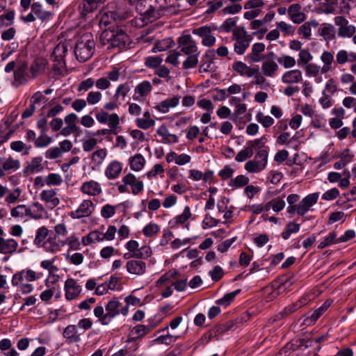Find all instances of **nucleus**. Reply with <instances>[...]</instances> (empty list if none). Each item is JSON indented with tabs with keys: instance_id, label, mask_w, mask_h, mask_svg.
Wrapping results in <instances>:
<instances>
[{
	"instance_id": "8",
	"label": "nucleus",
	"mask_w": 356,
	"mask_h": 356,
	"mask_svg": "<svg viewBox=\"0 0 356 356\" xmlns=\"http://www.w3.org/2000/svg\"><path fill=\"white\" fill-rule=\"evenodd\" d=\"M68 43L65 42H59L54 49L51 54V58L55 62H57L56 65H54V70H58L60 72V69L65 66V57L68 51Z\"/></svg>"
},
{
	"instance_id": "24",
	"label": "nucleus",
	"mask_w": 356,
	"mask_h": 356,
	"mask_svg": "<svg viewBox=\"0 0 356 356\" xmlns=\"http://www.w3.org/2000/svg\"><path fill=\"white\" fill-rule=\"evenodd\" d=\"M102 3L99 0H83L79 5V12L81 17H85L88 14L96 10Z\"/></svg>"
},
{
	"instance_id": "40",
	"label": "nucleus",
	"mask_w": 356,
	"mask_h": 356,
	"mask_svg": "<svg viewBox=\"0 0 356 356\" xmlns=\"http://www.w3.org/2000/svg\"><path fill=\"white\" fill-rule=\"evenodd\" d=\"M129 165L132 170L139 171L145 165V159L140 154H136L134 156L129 158Z\"/></svg>"
},
{
	"instance_id": "61",
	"label": "nucleus",
	"mask_w": 356,
	"mask_h": 356,
	"mask_svg": "<svg viewBox=\"0 0 356 356\" xmlns=\"http://www.w3.org/2000/svg\"><path fill=\"white\" fill-rule=\"evenodd\" d=\"M178 337L170 334L161 335L156 338L154 341L158 344L170 345L176 341Z\"/></svg>"
},
{
	"instance_id": "17",
	"label": "nucleus",
	"mask_w": 356,
	"mask_h": 356,
	"mask_svg": "<svg viewBox=\"0 0 356 356\" xmlns=\"http://www.w3.org/2000/svg\"><path fill=\"white\" fill-rule=\"evenodd\" d=\"M266 46L262 42L254 43L251 48V51L247 54L246 59L249 63H259L264 60L262 53L265 51Z\"/></svg>"
},
{
	"instance_id": "51",
	"label": "nucleus",
	"mask_w": 356,
	"mask_h": 356,
	"mask_svg": "<svg viewBox=\"0 0 356 356\" xmlns=\"http://www.w3.org/2000/svg\"><path fill=\"white\" fill-rule=\"evenodd\" d=\"M300 228V224L289 222L286 225L285 230L282 233V237L284 240H287L291 236V234H295L299 232Z\"/></svg>"
},
{
	"instance_id": "35",
	"label": "nucleus",
	"mask_w": 356,
	"mask_h": 356,
	"mask_svg": "<svg viewBox=\"0 0 356 356\" xmlns=\"http://www.w3.org/2000/svg\"><path fill=\"white\" fill-rule=\"evenodd\" d=\"M238 17H229L226 19L223 23L219 26V32L230 33L234 34V32L238 30L241 26H237Z\"/></svg>"
},
{
	"instance_id": "11",
	"label": "nucleus",
	"mask_w": 356,
	"mask_h": 356,
	"mask_svg": "<svg viewBox=\"0 0 356 356\" xmlns=\"http://www.w3.org/2000/svg\"><path fill=\"white\" fill-rule=\"evenodd\" d=\"M29 66L27 63L24 62L17 67L14 70V79L12 86L18 88L19 86L26 84L31 76L28 72Z\"/></svg>"
},
{
	"instance_id": "47",
	"label": "nucleus",
	"mask_w": 356,
	"mask_h": 356,
	"mask_svg": "<svg viewBox=\"0 0 356 356\" xmlns=\"http://www.w3.org/2000/svg\"><path fill=\"white\" fill-rule=\"evenodd\" d=\"M173 44L174 42L171 38H165L163 40L156 41L152 51L154 53L158 51H163L170 49Z\"/></svg>"
},
{
	"instance_id": "13",
	"label": "nucleus",
	"mask_w": 356,
	"mask_h": 356,
	"mask_svg": "<svg viewBox=\"0 0 356 356\" xmlns=\"http://www.w3.org/2000/svg\"><path fill=\"white\" fill-rule=\"evenodd\" d=\"M95 210V204L90 200H84L79 207L70 213V216L74 219H79L90 216Z\"/></svg>"
},
{
	"instance_id": "25",
	"label": "nucleus",
	"mask_w": 356,
	"mask_h": 356,
	"mask_svg": "<svg viewBox=\"0 0 356 356\" xmlns=\"http://www.w3.org/2000/svg\"><path fill=\"white\" fill-rule=\"evenodd\" d=\"M232 69L241 76L252 77L257 72V65L252 67L242 61H235L232 64Z\"/></svg>"
},
{
	"instance_id": "5",
	"label": "nucleus",
	"mask_w": 356,
	"mask_h": 356,
	"mask_svg": "<svg viewBox=\"0 0 356 356\" xmlns=\"http://www.w3.org/2000/svg\"><path fill=\"white\" fill-rule=\"evenodd\" d=\"M232 40L234 41V52L238 55H243L249 47L252 38L251 35L248 33L244 27H241L234 32Z\"/></svg>"
},
{
	"instance_id": "49",
	"label": "nucleus",
	"mask_w": 356,
	"mask_h": 356,
	"mask_svg": "<svg viewBox=\"0 0 356 356\" xmlns=\"http://www.w3.org/2000/svg\"><path fill=\"white\" fill-rule=\"evenodd\" d=\"M152 330V326L145 327V325H137L131 330L133 338H140L149 333Z\"/></svg>"
},
{
	"instance_id": "57",
	"label": "nucleus",
	"mask_w": 356,
	"mask_h": 356,
	"mask_svg": "<svg viewBox=\"0 0 356 356\" xmlns=\"http://www.w3.org/2000/svg\"><path fill=\"white\" fill-rule=\"evenodd\" d=\"M160 231V227L154 222H149L143 229V234L146 237H152L156 236Z\"/></svg>"
},
{
	"instance_id": "14",
	"label": "nucleus",
	"mask_w": 356,
	"mask_h": 356,
	"mask_svg": "<svg viewBox=\"0 0 356 356\" xmlns=\"http://www.w3.org/2000/svg\"><path fill=\"white\" fill-rule=\"evenodd\" d=\"M64 289L65 298L68 300L76 299L82 291V287L79 284L77 280L73 278H68L65 282Z\"/></svg>"
},
{
	"instance_id": "21",
	"label": "nucleus",
	"mask_w": 356,
	"mask_h": 356,
	"mask_svg": "<svg viewBox=\"0 0 356 356\" xmlns=\"http://www.w3.org/2000/svg\"><path fill=\"white\" fill-rule=\"evenodd\" d=\"M179 100L180 96L175 95L171 98H168L161 102L153 108L160 113H166L170 111V108H175L179 105Z\"/></svg>"
},
{
	"instance_id": "15",
	"label": "nucleus",
	"mask_w": 356,
	"mask_h": 356,
	"mask_svg": "<svg viewBox=\"0 0 356 356\" xmlns=\"http://www.w3.org/2000/svg\"><path fill=\"white\" fill-rule=\"evenodd\" d=\"M122 182L124 183L125 185L131 186V193L134 195L140 194L144 189L143 181L138 179L131 172L122 177Z\"/></svg>"
},
{
	"instance_id": "23",
	"label": "nucleus",
	"mask_w": 356,
	"mask_h": 356,
	"mask_svg": "<svg viewBox=\"0 0 356 356\" xmlns=\"http://www.w3.org/2000/svg\"><path fill=\"white\" fill-rule=\"evenodd\" d=\"M80 190L83 194L90 196H97L102 193L100 184L93 180L83 182Z\"/></svg>"
},
{
	"instance_id": "30",
	"label": "nucleus",
	"mask_w": 356,
	"mask_h": 356,
	"mask_svg": "<svg viewBox=\"0 0 356 356\" xmlns=\"http://www.w3.org/2000/svg\"><path fill=\"white\" fill-rule=\"evenodd\" d=\"M31 11L42 22L49 20L54 15L51 11L44 10L40 2H34L32 3Z\"/></svg>"
},
{
	"instance_id": "32",
	"label": "nucleus",
	"mask_w": 356,
	"mask_h": 356,
	"mask_svg": "<svg viewBox=\"0 0 356 356\" xmlns=\"http://www.w3.org/2000/svg\"><path fill=\"white\" fill-rule=\"evenodd\" d=\"M156 133L162 137V139L160 141L162 143L171 144L176 143L179 141L177 136L170 134L167 127L164 124L160 126L157 129Z\"/></svg>"
},
{
	"instance_id": "20",
	"label": "nucleus",
	"mask_w": 356,
	"mask_h": 356,
	"mask_svg": "<svg viewBox=\"0 0 356 356\" xmlns=\"http://www.w3.org/2000/svg\"><path fill=\"white\" fill-rule=\"evenodd\" d=\"M66 242L64 241L59 240L56 238V235H52L50 234L45 243L43 244V248L45 251L56 253L60 250V248L64 246Z\"/></svg>"
},
{
	"instance_id": "38",
	"label": "nucleus",
	"mask_w": 356,
	"mask_h": 356,
	"mask_svg": "<svg viewBox=\"0 0 356 356\" xmlns=\"http://www.w3.org/2000/svg\"><path fill=\"white\" fill-rule=\"evenodd\" d=\"M112 12L115 14L117 21L125 19L131 15V10L123 2L120 3Z\"/></svg>"
},
{
	"instance_id": "59",
	"label": "nucleus",
	"mask_w": 356,
	"mask_h": 356,
	"mask_svg": "<svg viewBox=\"0 0 356 356\" xmlns=\"http://www.w3.org/2000/svg\"><path fill=\"white\" fill-rule=\"evenodd\" d=\"M257 122L265 128H268L274 124V119L269 115H264L262 112H258L256 115Z\"/></svg>"
},
{
	"instance_id": "55",
	"label": "nucleus",
	"mask_w": 356,
	"mask_h": 356,
	"mask_svg": "<svg viewBox=\"0 0 356 356\" xmlns=\"http://www.w3.org/2000/svg\"><path fill=\"white\" fill-rule=\"evenodd\" d=\"M10 214L13 217H23L24 216H31V210L26 208L25 205L21 204L13 208Z\"/></svg>"
},
{
	"instance_id": "1",
	"label": "nucleus",
	"mask_w": 356,
	"mask_h": 356,
	"mask_svg": "<svg viewBox=\"0 0 356 356\" xmlns=\"http://www.w3.org/2000/svg\"><path fill=\"white\" fill-rule=\"evenodd\" d=\"M162 0H139L136 6V12L140 17L136 18L137 26H143L151 23L161 16Z\"/></svg>"
},
{
	"instance_id": "42",
	"label": "nucleus",
	"mask_w": 356,
	"mask_h": 356,
	"mask_svg": "<svg viewBox=\"0 0 356 356\" xmlns=\"http://www.w3.org/2000/svg\"><path fill=\"white\" fill-rule=\"evenodd\" d=\"M241 292V289H236L232 292L225 294V296L216 301L218 305L225 307L229 306L235 300L236 296Z\"/></svg>"
},
{
	"instance_id": "2",
	"label": "nucleus",
	"mask_w": 356,
	"mask_h": 356,
	"mask_svg": "<svg viewBox=\"0 0 356 356\" xmlns=\"http://www.w3.org/2000/svg\"><path fill=\"white\" fill-rule=\"evenodd\" d=\"M105 311L106 312L102 305H97L94 309V315L104 325L109 324L120 314L126 316L128 314L129 308L127 305L122 307L118 298H113L105 305Z\"/></svg>"
},
{
	"instance_id": "64",
	"label": "nucleus",
	"mask_w": 356,
	"mask_h": 356,
	"mask_svg": "<svg viewBox=\"0 0 356 356\" xmlns=\"http://www.w3.org/2000/svg\"><path fill=\"white\" fill-rule=\"evenodd\" d=\"M200 54H191L187 55L188 57L183 63V68L185 70H188L191 68H194L198 64V56Z\"/></svg>"
},
{
	"instance_id": "12",
	"label": "nucleus",
	"mask_w": 356,
	"mask_h": 356,
	"mask_svg": "<svg viewBox=\"0 0 356 356\" xmlns=\"http://www.w3.org/2000/svg\"><path fill=\"white\" fill-rule=\"evenodd\" d=\"M233 324L232 323H226L225 324H218L213 328L211 329L207 333H205L200 339L202 344L208 343L212 339L216 337L219 334H222L227 331L229 330Z\"/></svg>"
},
{
	"instance_id": "28",
	"label": "nucleus",
	"mask_w": 356,
	"mask_h": 356,
	"mask_svg": "<svg viewBox=\"0 0 356 356\" xmlns=\"http://www.w3.org/2000/svg\"><path fill=\"white\" fill-rule=\"evenodd\" d=\"M17 248L18 243L15 239H5L0 237V253L12 254L17 250Z\"/></svg>"
},
{
	"instance_id": "56",
	"label": "nucleus",
	"mask_w": 356,
	"mask_h": 356,
	"mask_svg": "<svg viewBox=\"0 0 356 356\" xmlns=\"http://www.w3.org/2000/svg\"><path fill=\"white\" fill-rule=\"evenodd\" d=\"M254 151L248 145L245 148L238 152L235 157V160L238 162H243L248 159L251 158L253 156Z\"/></svg>"
},
{
	"instance_id": "62",
	"label": "nucleus",
	"mask_w": 356,
	"mask_h": 356,
	"mask_svg": "<svg viewBox=\"0 0 356 356\" xmlns=\"http://www.w3.org/2000/svg\"><path fill=\"white\" fill-rule=\"evenodd\" d=\"M130 90L131 87L129 83L127 82L120 84L115 90V93L113 95V99L118 100L120 96H122L124 98L129 92Z\"/></svg>"
},
{
	"instance_id": "45",
	"label": "nucleus",
	"mask_w": 356,
	"mask_h": 356,
	"mask_svg": "<svg viewBox=\"0 0 356 356\" xmlns=\"http://www.w3.org/2000/svg\"><path fill=\"white\" fill-rule=\"evenodd\" d=\"M199 31H200V29L196 28L193 29L192 33L194 35L202 38V44L203 46L211 47L215 44L216 40V38L211 35V33H207L205 34V35H202V34H200L201 33H198Z\"/></svg>"
},
{
	"instance_id": "18",
	"label": "nucleus",
	"mask_w": 356,
	"mask_h": 356,
	"mask_svg": "<svg viewBox=\"0 0 356 356\" xmlns=\"http://www.w3.org/2000/svg\"><path fill=\"white\" fill-rule=\"evenodd\" d=\"M318 198L317 193H312L304 197L298 205V214L304 216L314 204H315Z\"/></svg>"
},
{
	"instance_id": "29",
	"label": "nucleus",
	"mask_w": 356,
	"mask_h": 356,
	"mask_svg": "<svg viewBox=\"0 0 356 356\" xmlns=\"http://www.w3.org/2000/svg\"><path fill=\"white\" fill-rule=\"evenodd\" d=\"M301 6L298 3L291 5L288 8V14L291 19L296 24H300L305 21L306 15L300 11Z\"/></svg>"
},
{
	"instance_id": "43",
	"label": "nucleus",
	"mask_w": 356,
	"mask_h": 356,
	"mask_svg": "<svg viewBox=\"0 0 356 356\" xmlns=\"http://www.w3.org/2000/svg\"><path fill=\"white\" fill-rule=\"evenodd\" d=\"M49 236V230L44 226L41 227L36 231L35 238L34 239V244L38 247L43 246L44 243Z\"/></svg>"
},
{
	"instance_id": "63",
	"label": "nucleus",
	"mask_w": 356,
	"mask_h": 356,
	"mask_svg": "<svg viewBox=\"0 0 356 356\" xmlns=\"http://www.w3.org/2000/svg\"><path fill=\"white\" fill-rule=\"evenodd\" d=\"M52 142V138L47 136L45 134H41L40 136H38L35 143V147L37 148H42L47 147L49 145H50Z\"/></svg>"
},
{
	"instance_id": "3",
	"label": "nucleus",
	"mask_w": 356,
	"mask_h": 356,
	"mask_svg": "<svg viewBox=\"0 0 356 356\" xmlns=\"http://www.w3.org/2000/svg\"><path fill=\"white\" fill-rule=\"evenodd\" d=\"M95 49V42L90 33L82 34L76 39L74 45V56L81 63L88 60L92 56Z\"/></svg>"
},
{
	"instance_id": "31",
	"label": "nucleus",
	"mask_w": 356,
	"mask_h": 356,
	"mask_svg": "<svg viewBox=\"0 0 356 356\" xmlns=\"http://www.w3.org/2000/svg\"><path fill=\"white\" fill-rule=\"evenodd\" d=\"M302 80V74L299 70H293L285 72L282 76V81L284 83H298Z\"/></svg>"
},
{
	"instance_id": "39",
	"label": "nucleus",
	"mask_w": 356,
	"mask_h": 356,
	"mask_svg": "<svg viewBox=\"0 0 356 356\" xmlns=\"http://www.w3.org/2000/svg\"><path fill=\"white\" fill-rule=\"evenodd\" d=\"M181 276L180 273L175 269L172 268L168 272L164 273L156 282V286L160 287L165 282H170L172 279H176Z\"/></svg>"
},
{
	"instance_id": "60",
	"label": "nucleus",
	"mask_w": 356,
	"mask_h": 356,
	"mask_svg": "<svg viewBox=\"0 0 356 356\" xmlns=\"http://www.w3.org/2000/svg\"><path fill=\"white\" fill-rule=\"evenodd\" d=\"M277 60L284 68H291L296 65V61L295 58L289 55H283L277 58Z\"/></svg>"
},
{
	"instance_id": "54",
	"label": "nucleus",
	"mask_w": 356,
	"mask_h": 356,
	"mask_svg": "<svg viewBox=\"0 0 356 356\" xmlns=\"http://www.w3.org/2000/svg\"><path fill=\"white\" fill-rule=\"evenodd\" d=\"M225 4H227V0H213L207 2L209 8L205 13L207 15L215 13L218 9L222 8Z\"/></svg>"
},
{
	"instance_id": "4",
	"label": "nucleus",
	"mask_w": 356,
	"mask_h": 356,
	"mask_svg": "<svg viewBox=\"0 0 356 356\" xmlns=\"http://www.w3.org/2000/svg\"><path fill=\"white\" fill-rule=\"evenodd\" d=\"M101 40L104 44H108L109 47L118 50L125 49L131 43L128 34L118 26L104 31L101 34Z\"/></svg>"
},
{
	"instance_id": "26",
	"label": "nucleus",
	"mask_w": 356,
	"mask_h": 356,
	"mask_svg": "<svg viewBox=\"0 0 356 356\" xmlns=\"http://www.w3.org/2000/svg\"><path fill=\"white\" fill-rule=\"evenodd\" d=\"M42 158L41 156H36L32 159L31 161L27 164L24 168L23 173L27 176L35 172H39L44 170V166L42 163Z\"/></svg>"
},
{
	"instance_id": "46",
	"label": "nucleus",
	"mask_w": 356,
	"mask_h": 356,
	"mask_svg": "<svg viewBox=\"0 0 356 356\" xmlns=\"http://www.w3.org/2000/svg\"><path fill=\"white\" fill-rule=\"evenodd\" d=\"M192 216L191 209L188 206H186L181 214L177 216L174 218L175 224L171 226L172 228L176 227L179 225L185 223Z\"/></svg>"
},
{
	"instance_id": "27",
	"label": "nucleus",
	"mask_w": 356,
	"mask_h": 356,
	"mask_svg": "<svg viewBox=\"0 0 356 356\" xmlns=\"http://www.w3.org/2000/svg\"><path fill=\"white\" fill-rule=\"evenodd\" d=\"M122 170V163L118 161H111L105 169V175L108 179L118 178Z\"/></svg>"
},
{
	"instance_id": "37",
	"label": "nucleus",
	"mask_w": 356,
	"mask_h": 356,
	"mask_svg": "<svg viewBox=\"0 0 356 356\" xmlns=\"http://www.w3.org/2000/svg\"><path fill=\"white\" fill-rule=\"evenodd\" d=\"M56 195V193L53 189L44 190L40 193V198L42 201L50 203L53 207H55L60 202Z\"/></svg>"
},
{
	"instance_id": "22",
	"label": "nucleus",
	"mask_w": 356,
	"mask_h": 356,
	"mask_svg": "<svg viewBox=\"0 0 356 356\" xmlns=\"http://www.w3.org/2000/svg\"><path fill=\"white\" fill-rule=\"evenodd\" d=\"M81 333H78L77 327L74 325H67L63 330V337L67 344L78 343L81 340Z\"/></svg>"
},
{
	"instance_id": "7",
	"label": "nucleus",
	"mask_w": 356,
	"mask_h": 356,
	"mask_svg": "<svg viewBox=\"0 0 356 356\" xmlns=\"http://www.w3.org/2000/svg\"><path fill=\"white\" fill-rule=\"evenodd\" d=\"M335 25L338 27L337 35L340 38H351L356 32V27L350 24L344 16H337L334 18Z\"/></svg>"
},
{
	"instance_id": "34",
	"label": "nucleus",
	"mask_w": 356,
	"mask_h": 356,
	"mask_svg": "<svg viewBox=\"0 0 356 356\" xmlns=\"http://www.w3.org/2000/svg\"><path fill=\"white\" fill-rule=\"evenodd\" d=\"M152 86L149 81H143L135 88V94L133 96L134 99L139 100L141 97L147 96L151 92Z\"/></svg>"
},
{
	"instance_id": "36",
	"label": "nucleus",
	"mask_w": 356,
	"mask_h": 356,
	"mask_svg": "<svg viewBox=\"0 0 356 356\" xmlns=\"http://www.w3.org/2000/svg\"><path fill=\"white\" fill-rule=\"evenodd\" d=\"M77 119V115L73 113L65 116V122L67 126L64 127L61 131V134L63 136H67L72 134V130L74 128Z\"/></svg>"
},
{
	"instance_id": "58",
	"label": "nucleus",
	"mask_w": 356,
	"mask_h": 356,
	"mask_svg": "<svg viewBox=\"0 0 356 356\" xmlns=\"http://www.w3.org/2000/svg\"><path fill=\"white\" fill-rule=\"evenodd\" d=\"M302 305L303 302L301 300H298L296 302L292 303L291 305L284 307V309L280 313V314L282 318L286 317L297 311L298 309L302 307Z\"/></svg>"
},
{
	"instance_id": "52",
	"label": "nucleus",
	"mask_w": 356,
	"mask_h": 356,
	"mask_svg": "<svg viewBox=\"0 0 356 356\" xmlns=\"http://www.w3.org/2000/svg\"><path fill=\"white\" fill-rule=\"evenodd\" d=\"M337 233L335 232H332L329 234L327 236H326L323 241H322L318 246V248L320 250H322L327 246H330L332 244H336L338 243H340L339 241V238L337 237Z\"/></svg>"
},
{
	"instance_id": "44",
	"label": "nucleus",
	"mask_w": 356,
	"mask_h": 356,
	"mask_svg": "<svg viewBox=\"0 0 356 356\" xmlns=\"http://www.w3.org/2000/svg\"><path fill=\"white\" fill-rule=\"evenodd\" d=\"M20 168V161L18 159H14L12 157H9L2 163L1 170H3V172L15 171Z\"/></svg>"
},
{
	"instance_id": "48",
	"label": "nucleus",
	"mask_w": 356,
	"mask_h": 356,
	"mask_svg": "<svg viewBox=\"0 0 356 356\" xmlns=\"http://www.w3.org/2000/svg\"><path fill=\"white\" fill-rule=\"evenodd\" d=\"M10 149L17 152H23V155H28L31 149V146L26 145L22 140H16L10 143Z\"/></svg>"
},
{
	"instance_id": "10",
	"label": "nucleus",
	"mask_w": 356,
	"mask_h": 356,
	"mask_svg": "<svg viewBox=\"0 0 356 356\" xmlns=\"http://www.w3.org/2000/svg\"><path fill=\"white\" fill-rule=\"evenodd\" d=\"M177 42L180 47V52L186 55L200 54L197 43L191 35H184L179 37Z\"/></svg>"
},
{
	"instance_id": "33",
	"label": "nucleus",
	"mask_w": 356,
	"mask_h": 356,
	"mask_svg": "<svg viewBox=\"0 0 356 356\" xmlns=\"http://www.w3.org/2000/svg\"><path fill=\"white\" fill-rule=\"evenodd\" d=\"M279 70V66L273 60H264L261 65V72L266 76L273 77Z\"/></svg>"
},
{
	"instance_id": "9",
	"label": "nucleus",
	"mask_w": 356,
	"mask_h": 356,
	"mask_svg": "<svg viewBox=\"0 0 356 356\" xmlns=\"http://www.w3.org/2000/svg\"><path fill=\"white\" fill-rule=\"evenodd\" d=\"M42 277V273H36L31 269L26 268L15 273L13 276L11 282L13 286H18L24 280L33 282L40 279Z\"/></svg>"
},
{
	"instance_id": "19",
	"label": "nucleus",
	"mask_w": 356,
	"mask_h": 356,
	"mask_svg": "<svg viewBox=\"0 0 356 356\" xmlns=\"http://www.w3.org/2000/svg\"><path fill=\"white\" fill-rule=\"evenodd\" d=\"M95 117L100 123L105 124L108 122L110 128H116L120 124V118L116 113L108 114L105 111H101L96 113Z\"/></svg>"
},
{
	"instance_id": "41",
	"label": "nucleus",
	"mask_w": 356,
	"mask_h": 356,
	"mask_svg": "<svg viewBox=\"0 0 356 356\" xmlns=\"http://www.w3.org/2000/svg\"><path fill=\"white\" fill-rule=\"evenodd\" d=\"M125 248L129 252L132 253L142 252L141 250L143 249L147 248L148 249V251L147 252L148 254V258L151 257L152 253V249L149 246L143 245L141 248H139L138 242L135 240H131L128 241L125 245Z\"/></svg>"
},
{
	"instance_id": "53",
	"label": "nucleus",
	"mask_w": 356,
	"mask_h": 356,
	"mask_svg": "<svg viewBox=\"0 0 356 356\" xmlns=\"http://www.w3.org/2000/svg\"><path fill=\"white\" fill-rule=\"evenodd\" d=\"M311 25L315 27L318 25V23L316 21L305 22L298 29V33L305 39H310L312 35Z\"/></svg>"
},
{
	"instance_id": "6",
	"label": "nucleus",
	"mask_w": 356,
	"mask_h": 356,
	"mask_svg": "<svg viewBox=\"0 0 356 356\" xmlns=\"http://www.w3.org/2000/svg\"><path fill=\"white\" fill-rule=\"evenodd\" d=\"M268 152L267 149H259L253 160L248 161L245 164V169L251 173H257L266 167L268 163Z\"/></svg>"
},
{
	"instance_id": "50",
	"label": "nucleus",
	"mask_w": 356,
	"mask_h": 356,
	"mask_svg": "<svg viewBox=\"0 0 356 356\" xmlns=\"http://www.w3.org/2000/svg\"><path fill=\"white\" fill-rule=\"evenodd\" d=\"M298 57L299 58L298 59L297 63L298 65L301 67H303L313 59V56L311 54L309 51L306 49L300 50Z\"/></svg>"
},
{
	"instance_id": "16",
	"label": "nucleus",
	"mask_w": 356,
	"mask_h": 356,
	"mask_svg": "<svg viewBox=\"0 0 356 356\" xmlns=\"http://www.w3.org/2000/svg\"><path fill=\"white\" fill-rule=\"evenodd\" d=\"M143 259H131L127 262L126 268L128 273L136 275H142L145 273L147 265Z\"/></svg>"
}]
</instances>
